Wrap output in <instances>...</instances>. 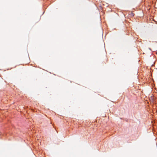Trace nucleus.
Here are the masks:
<instances>
[{
	"label": "nucleus",
	"mask_w": 157,
	"mask_h": 157,
	"mask_svg": "<svg viewBox=\"0 0 157 157\" xmlns=\"http://www.w3.org/2000/svg\"><path fill=\"white\" fill-rule=\"evenodd\" d=\"M131 15H132V16H134V14H133V13H131Z\"/></svg>",
	"instance_id": "nucleus-1"
}]
</instances>
